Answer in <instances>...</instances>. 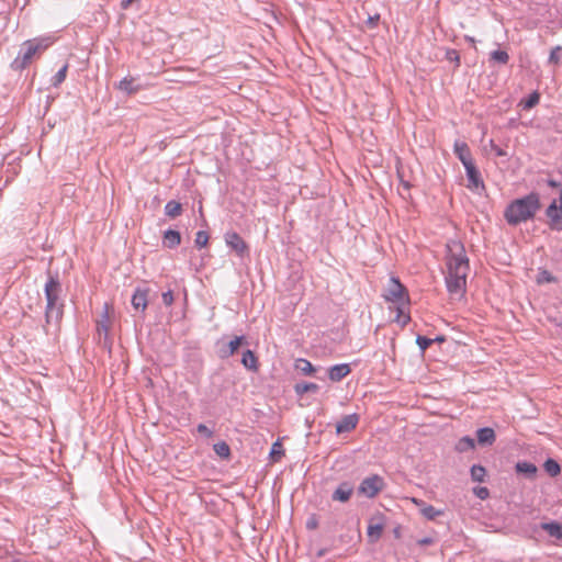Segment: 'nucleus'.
Instances as JSON below:
<instances>
[{
  "label": "nucleus",
  "mask_w": 562,
  "mask_h": 562,
  "mask_svg": "<svg viewBox=\"0 0 562 562\" xmlns=\"http://www.w3.org/2000/svg\"><path fill=\"white\" fill-rule=\"evenodd\" d=\"M491 58L497 61L498 64L505 65L509 60V55L507 54V52L498 49L491 53Z\"/></svg>",
  "instance_id": "nucleus-33"
},
{
  "label": "nucleus",
  "mask_w": 562,
  "mask_h": 562,
  "mask_svg": "<svg viewBox=\"0 0 562 562\" xmlns=\"http://www.w3.org/2000/svg\"><path fill=\"white\" fill-rule=\"evenodd\" d=\"M317 526H318V521H317V519H316V517H315V516H312V517H310V518L306 520V528H307L308 530H314V529H316V528H317Z\"/></svg>",
  "instance_id": "nucleus-42"
},
{
  "label": "nucleus",
  "mask_w": 562,
  "mask_h": 562,
  "mask_svg": "<svg viewBox=\"0 0 562 562\" xmlns=\"http://www.w3.org/2000/svg\"><path fill=\"white\" fill-rule=\"evenodd\" d=\"M403 184H404V187H405L406 189H408V188H409V183H408V182H403Z\"/></svg>",
  "instance_id": "nucleus-54"
},
{
  "label": "nucleus",
  "mask_w": 562,
  "mask_h": 562,
  "mask_svg": "<svg viewBox=\"0 0 562 562\" xmlns=\"http://www.w3.org/2000/svg\"><path fill=\"white\" fill-rule=\"evenodd\" d=\"M541 207L540 195L537 192L513 200L504 211V218L512 226H517L532 220Z\"/></svg>",
  "instance_id": "nucleus-2"
},
{
  "label": "nucleus",
  "mask_w": 562,
  "mask_h": 562,
  "mask_svg": "<svg viewBox=\"0 0 562 562\" xmlns=\"http://www.w3.org/2000/svg\"><path fill=\"white\" fill-rule=\"evenodd\" d=\"M434 342L431 338H427L425 336L418 335L416 338V344L418 345L422 351H425L430 345Z\"/></svg>",
  "instance_id": "nucleus-36"
},
{
  "label": "nucleus",
  "mask_w": 562,
  "mask_h": 562,
  "mask_svg": "<svg viewBox=\"0 0 562 562\" xmlns=\"http://www.w3.org/2000/svg\"><path fill=\"white\" fill-rule=\"evenodd\" d=\"M383 297L387 302H392L394 304L409 302L405 286L400 282L397 278L394 277L390 279L389 285L383 294Z\"/></svg>",
  "instance_id": "nucleus-5"
},
{
  "label": "nucleus",
  "mask_w": 562,
  "mask_h": 562,
  "mask_svg": "<svg viewBox=\"0 0 562 562\" xmlns=\"http://www.w3.org/2000/svg\"><path fill=\"white\" fill-rule=\"evenodd\" d=\"M161 300H162V303L166 306H171L173 304V301H175L172 291L168 290V291L164 292L162 295H161Z\"/></svg>",
  "instance_id": "nucleus-37"
},
{
  "label": "nucleus",
  "mask_w": 562,
  "mask_h": 562,
  "mask_svg": "<svg viewBox=\"0 0 562 562\" xmlns=\"http://www.w3.org/2000/svg\"><path fill=\"white\" fill-rule=\"evenodd\" d=\"M196 430L199 434L205 436L206 438H210L213 436V430H211L206 425L204 424H199L196 426Z\"/></svg>",
  "instance_id": "nucleus-38"
},
{
  "label": "nucleus",
  "mask_w": 562,
  "mask_h": 562,
  "mask_svg": "<svg viewBox=\"0 0 562 562\" xmlns=\"http://www.w3.org/2000/svg\"><path fill=\"white\" fill-rule=\"evenodd\" d=\"M454 154L460 159L463 166H465L468 162L473 161L470 148L464 142L454 143Z\"/></svg>",
  "instance_id": "nucleus-16"
},
{
  "label": "nucleus",
  "mask_w": 562,
  "mask_h": 562,
  "mask_svg": "<svg viewBox=\"0 0 562 562\" xmlns=\"http://www.w3.org/2000/svg\"><path fill=\"white\" fill-rule=\"evenodd\" d=\"M492 146H493V149L495 150L497 156H504L505 155V153L498 146L493 145V144H492Z\"/></svg>",
  "instance_id": "nucleus-48"
},
{
  "label": "nucleus",
  "mask_w": 562,
  "mask_h": 562,
  "mask_svg": "<svg viewBox=\"0 0 562 562\" xmlns=\"http://www.w3.org/2000/svg\"><path fill=\"white\" fill-rule=\"evenodd\" d=\"M182 206L179 202L171 200L165 205V214L169 217H177L181 214Z\"/></svg>",
  "instance_id": "nucleus-25"
},
{
  "label": "nucleus",
  "mask_w": 562,
  "mask_h": 562,
  "mask_svg": "<svg viewBox=\"0 0 562 562\" xmlns=\"http://www.w3.org/2000/svg\"><path fill=\"white\" fill-rule=\"evenodd\" d=\"M486 475V471L484 467L480 464H474L471 467V477L474 482H484Z\"/></svg>",
  "instance_id": "nucleus-29"
},
{
  "label": "nucleus",
  "mask_w": 562,
  "mask_h": 562,
  "mask_svg": "<svg viewBox=\"0 0 562 562\" xmlns=\"http://www.w3.org/2000/svg\"><path fill=\"white\" fill-rule=\"evenodd\" d=\"M475 448V440L470 436L460 438L456 445V449L459 452H465Z\"/></svg>",
  "instance_id": "nucleus-24"
},
{
  "label": "nucleus",
  "mask_w": 562,
  "mask_h": 562,
  "mask_svg": "<svg viewBox=\"0 0 562 562\" xmlns=\"http://www.w3.org/2000/svg\"><path fill=\"white\" fill-rule=\"evenodd\" d=\"M351 372V368L348 363H339L328 369V378L333 382H339Z\"/></svg>",
  "instance_id": "nucleus-14"
},
{
  "label": "nucleus",
  "mask_w": 562,
  "mask_h": 562,
  "mask_svg": "<svg viewBox=\"0 0 562 562\" xmlns=\"http://www.w3.org/2000/svg\"><path fill=\"white\" fill-rule=\"evenodd\" d=\"M42 48L41 43H34L31 41H27L23 44L22 48L19 52L18 57L13 61V67L15 69H23L25 68L34 55Z\"/></svg>",
  "instance_id": "nucleus-6"
},
{
  "label": "nucleus",
  "mask_w": 562,
  "mask_h": 562,
  "mask_svg": "<svg viewBox=\"0 0 562 562\" xmlns=\"http://www.w3.org/2000/svg\"><path fill=\"white\" fill-rule=\"evenodd\" d=\"M476 439L480 446H492L496 440V435L493 428L483 427L476 430Z\"/></svg>",
  "instance_id": "nucleus-15"
},
{
  "label": "nucleus",
  "mask_w": 562,
  "mask_h": 562,
  "mask_svg": "<svg viewBox=\"0 0 562 562\" xmlns=\"http://www.w3.org/2000/svg\"><path fill=\"white\" fill-rule=\"evenodd\" d=\"M541 529L544 530L550 537L558 540L562 539V524L558 521L542 522Z\"/></svg>",
  "instance_id": "nucleus-19"
},
{
  "label": "nucleus",
  "mask_w": 562,
  "mask_h": 562,
  "mask_svg": "<svg viewBox=\"0 0 562 562\" xmlns=\"http://www.w3.org/2000/svg\"><path fill=\"white\" fill-rule=\"evenodd\" d=\"M559 202H561V203H562V189L560 190Z\"/></svg>",
  "instance_id": "nucleus-53"
},
{
  "label": "nucleus",
  "mask_w": 562,
  "mask_h": 562,
  "mask_svg": "<svg viewBox=\"0 0 562 562\" xmlns=\"http://www.w3.org/2000/svg\"><path fill=\"white\" fill-rule=\"evenodd\" d=\"M115 87L128 95L135 94L142 89L139 85H135L134 78L130 77L123 78Z\"/></svg>",
  "instance_id": "nucleus-17"
},
{
  "label": "nucleus",
  "mask_w": 562,
  "mask_h": 562,
  "mask_svg": "<svg viewBox=\"0 0 562 562\" xmlns=\"http://www.w3.org/2000/svg\"><path fill=\"white\" fill-rule=\"evenodd\" d=\"M241 364L251 372H257L259 369L258 358L250 349H247L243 353Z\"/></svg>",
  "instance_id": "nucleus-18"
},
{
  "label": "nucleus",
  "mask_w": 562,
  "mask_h": 562,
  "mask_svg": "<svg viewBox=\"0 0 562 562\" xmlns=\"http://www.w3.org/2000/svg\"><path fill=\"white\" fill-rule=\"evenodd\" d=\"M245 342H246L245 336H236V337H234V339H232L231 341H228L226 344L223 342V340H218L217 345L220 347L217 350V355L221 359H227V358L232 357L238 350V348Z\"/></svg>",
  "instance_id": "nucleus-10"
},
{
  "label": "nucleus",
  "mask_w": 562,
  "mask_h": 562,
  "mask_svg": "<svg viewBox=\"0 0 562 562\" xmlns=\"http://www.w3.org/2000/svg\"><path fill=\"white\" fill-rule=\"evenodd\" d=\"M148 292H149L148 289H142V288H137L134 291V294L132 295L131 303L135 310H137V311L139 310L143 313L145 312V310L147 308V305H148Z\"/></svg>",
  "instance_id": "nucleus-12"
},
{
  "label": "nucleus",
  "mask_w": 562,
  "mask_h": 562,
  "mask_svg": "<svg viewBox=\"0 0 562 562\" xmlns=\"http://www.w3.org/2000/svg\"><path fill=\"white\" fill-rule=\"evenodd\" d=\"M270 454L272 456V458H274V456L283 454L282 446L279 441H277L272 445Z\"/></svg>",
  "instance_id": "nucleus-41"
},
{
  "label": "nucleus",
  "mask_w": 562,
  "mask_h": 562,
  "mask_svg": "<svg viewBox=\"0 0 562 562\" xmlns=\"http://www.w3.org/2000/svg\"><path fill=\"white\" fill-rule=\"evenodd\" d=\"M476 494L481 499H484L488 496V490L486 487H480Z\"/></svg>",
  "instance_id": "nucleus-43"
},
{
  "label": "nucleus",
  "mask_w": 562,
  "mask_h": 562,
  "mask_svg": "<svg viewBox=\"0 0 562 562\" xmlns=\"http://www.w3.org/2000/svg\"><path fill=\"white\" fill-rule=\"evenodd\" d=\"M539 101L540 94L537 91H533L528 95V98L521 101V105L525 110H529L536 106L539 103Z\"/></svg>",
  "instance_id": "nucleus-30"
},
{
  "label": "nucleus",
  "mask_w": 562,
  "mask_h": 562,
  "mask_svg": "<svg viewBox=\"0 0 562 562\" xmlns=\"http://www.w3.org/2000/svg\"><path fill=\"white\" fill-rule=\"evenodd\" d=\"M561 50V47L560 46H557L554 47L551 53H550V56H549V61L550 63H554V64H558L559 60H560V55H559V52Z\"/></svg>",
  "instance_id": "nucleus-39"
},
{
  "label": "nucleus",
  "mask_w": 562,
  "mask_h": 562,
  "mask_svg": "<svg viewBox=\"0 0 562 562\" xmlns=\"http://www.w3.org/2000/svg\"><path fill=\"white\" fill-rule=\"evenodd\" d=\"M215 453L221 458H228L231 456V448L225 441H220L213 446Z\"/></svg>",
  "instance_id": "nucleus-31"
},
{
  "label": "nucleus",
  "mask_w": 562,
  "mask_h": 562,
  "mask_svg": "<svg viewBox=\"0 0 562 562\" xmlns=\"http://www.w3.org/2000/svg\"><path fill=\"white\" fill-rule=\"evenodd\" d=\"M108 330H109L108 325L104 322L98 324V333H99V335L104 333V335L106 336L108 335Z\"/></svg>",
  "instance_id": "nucleus-44"
},
{
  "label": "nucleus",
  "mask_w": 562,
  "mask_h": 562,
  "mask_svg": "<svg viewBox=\"0 0 562 562\" xmlns=\"http://www.w3.org/2000/svg\"><path fill=\"white\" fill-rule=\"evenodd\" d=\"M548 224L553 231H562V203L553 200L546 210Z\"/></svg>",
  "instance_id": "nucleus-9"
},
{
  "label": "nucleus",
  "mask_w": 562,
  "mask_h": 562,
  "mask_svg": "<svg viewBox=\"0 0 562 562\" xmlns=\"http://www.w3.org/2000/svg\"><path fill=\"white\" fill-rule=\"evenodd\" d=\"M432 340H434V342H442V341H445V337L443 336H437Z\"/></svg>",
  "instance_id": "nucleus-51"
},
{
  "label": "nucleus",
  "mask_w": 562,
  "mask_h": 562,
  "mask_svg": "<svg viewBox=\"0 0 562 562\" xmlns=\"http://www.w3.org/2000/svg\"><path fill=\"white\" fill-rule=\"evenodd\" d=\"M447 58L451 61H456L457 66L460 64L459 53L454 49H450L447 52Z\"/></svg>",
  "instance_id": "nucleus-40"
},
{
  "label": "nucleus",
  "mask_w": 562,
  "mask_h": 562,
  "mask_svg": "<svg viewBox=\"0 0 562 562\" xmlns=\"http://www.w3.org/2000/svg\"><path fill=\"white\" fill-rule=\"evenodd\" d=\"M465 40H467L468 42L472 43V44H474V43H475V40H474L473 37H471V36H465Z\"/></svg>",
  "instance_id": "nucleus-52"
},
{
  "label": "nucleus",
  "mask_w": 562,
  "mask_h": 562,
  "mask_svg": "<svg viewBox=\"0 0 562 562\" xmlns=\"http://www.w3.org/2000/svg\"><path fill=\"white\" fill-rule=\"evenodd\" d=\"M318 389V385L312 382L296 383L294 386L295 393L297 395H303L307 392H317Z\"/></svg>",
  "instance_id": "nucleus-28"
},
{
  "label": "nucleus",
  "mask_w": 562,
  "mask_h": 562,
  "mask_svg": "<svg viewBox=\"0 0 562 562\" xmlns=\"http://www.w3.org/2000/svg\"><path fill=\"white\" fill-rule=\"evenodd\" d=\"M359 422V416L357 414L345 415L337 424H336V432L345 434L353 430Z\"/></svg>",
  "instance_id": "nucleus-13"
},
{
  "label": "nucleus",
  "mask_w": 562,
  "mask_h": 562,
  "mask_svg": "<svg viewBox=\"0 0 562 562\" xmlns=\"http://www.w3.org/2000/svg\"><path fill=\"white\" fill-rule=\"evenodd\" d=\"M422 514L424 515V517H426L427 519H430V520H434L436 517H438L441 513L440 510L436 509L434 506L431 505H428V506H425L423 509H422Z\"/></svg>",
  "instance_id": "nucleus-35"
},
{
  "label": "nucleus",
  "mask_w": 562,
  "mask_h": 562,
  "mask_svg": "<svg viewBox=\"0 0 562 562\" xmlns=\"http://www.w3.org/2000/svg\"><path fill=\"white\" fill-rule=\"evenodd\" d=\"M63 286L58 272L52 273L47 271V280L44 285V294L46 299L45 322L47 325L59 324L64 314V301L60 295Z\"/></svg>",
  "instance_id": "nucleus-3"
},
{
  "label": "nucleus",
  "mask_w": 562,
  "mask_h": 562,
  "mask_svg": "<svg viewBox=\"0 0 562 562\" xmlns=\"http://www.w3.org/2000/svg\"><path fill=\"white\" fill-rule=\"evenodd\" d=\"M379 19H380V16L376 14V15H374V16H370V18H369V22H370L371 24H374V25H375V24H376V22L379 21Z\"/></svg>",
  "instance_id": "nucleus-49"
},
{
  "label": "nucleus",
  "mask_w": 562,
  "mask_h": 562,
  "mask_svg": "<svg viewBox=\"0 0 562 562\" xmlns=\"http://www.w3.org/2000/svg\"><path fill=\"white\" fill-rule=\"evenodd\" d=\"M542 274H543V278L546 281L551 282L553 280V278L551 277V274L549 272L543 271Z\"/></svg>",
  "instance_id": "nucleus-50"
},
{
  "label": "nucleus",
  "mask_w": 562,
  "mask_h": 562,
  "mask_svg": "<svg viewBox=\"0 0 562 562\" xmlns=\"http://www.w3.org/2000/svg\"><path fill=\"white\" fill-rule=\"evenodd\" d=\"M446 267L445 281L448 292L462 297L467 289L470 265L465 249L460 241L453 240L447 244Z\"/></svg>",
  "instance_id": "nucleus-1"
},
{
  "label": "nucleus",
  "mask_w": 562,
  "mask_h": 562,
  "mask_svg": "<svg viewBox=\"0 0 562 562\" xmlns=\"http://www.w3.org/2000/svg\"><path fill=\"white\" fill-rule=\"evenodd\" d=\"M544 471L552 477L557 476L561 472L560 464L554 459H547L543 463Z\"/></svg>",
  "instance_id": "nucleus-27"
},
{
  "label": "nucleus",
  "mask_w": 562,
  "mask_h": 562,
  "mask_svg": "<svg viewBox=\"0 0 562 562\" xmlns=\"http://www.w3.org/2000/svg\"><path fill=\"white\" fill-rule=\"evenodd\" d=\"M431 542H432V540L430 538H423V539L418 540V544H420V546H428Z\"/></svg>",
  "instance_id": "nucleus-45"
},
{
  "label": "nucleus",
  "mask_w": 562,
  "mask_h": 562,
  "mask_svg": "<svg viewBox=\"0 0 562 562\" xmlns=\"http://www.w3.org/2000/svg\"><path fill=\"white\" fill-rule=\"evenodd\" d=\"M133 1H134V0H122V2H121V7H122L123 9H127V8L132 4V2H133Z\"/></svg>",
  "instance_id": "nucleus-47"
},
{
  "label": "nucleus",
  "mask_w": 562,
  "mask_h": 562,
  "mask_svg": "<svg viewBox=\"0 0 562 562\" xmlns=\"http://www.w3.org/2000/svg\"><path fill=\"white\" fill-rule=\"evenodd\" d=\"M162 243L167 248H176L181 243V235L178 231L168 229L164 234Z\"/></svg>",
  "instance_id": "nucleus-20"
},
{
  "label": "nucleus",
  "mask_w": 562,
  "mask_h": 562,
  "mask_svg": "<svg viewBox=\"0 0 562 562\" xmlns=\"http://www.w3.org/2000/svg\"><path fill=\"white\" fill-rule=\"evenodd\" d=\"M195 246L199 248H203L209 243V234L204 231H199L195 235Z\"/></svg>",
  "instance_id": "nucleus-34"
},
{
  "label": "nucleus",
  "mask_w": 562,
  "mask_h": 562,
  "mask_svg": "<svg viewBox=\"0 0 562 562\" xmlns=\"http://www.w3.org/2000/svg\"><path fill=\"white\" fill-rule=\"evenodd\" d=\"M295 369L302 372L304 375H312L316 369L311 361L300 358L295 361Z\"/></svg>",
  "instance_id": "nucleus-23"
},
{
  "label": "nucleus",
  "mask_w": 562,
  "mask_h": 562,
  "mask_svg": "<svg viewBox=\"0 0 562 562\" xmlns=\"http://www.w3.org/2000/svg\"><path fill=\"white\" fill-rule=\"evenodd\" d=\"M225 243L240 258L249 255V247L246 241L236 232H227L225 234Z\"/></svg>",
  "instance_id": "nucleus-8"
},
{
  "label": "nucleus",
  "mask_w": 562,
  "mask_h": 562,
  "mask_svg": "<svg viewBox=\"0 0 562 562\" xmlns=\"http://www.w3.org/2000/svg\"><path fill=\"white\" fill-rule=\"evenodd\" d=\"M383 529L384 525L382 522H373V520H371L368 526V537L370 538V541H378L383 533Z\"/></svg>",
  "instance_id": "nucleus-22"
},
{
  "label": "nucleus",
  "mask_w": 562,
  "mask_h": 562,
  "mask_svg": "<svg viewBox=\"0 0 562 562\" xmlns=\"http://www.w3.org/2000/svg\"><path fill=\"white\" fill-rule=\"evenodd\" d=\"M353 494V485L350 482H341L331 494L335 502L346 503Z\"/></svg>",
  "instance_id": "nucleus-11"
},
{
  "label": "nucleus",
  "mask_w": 562,
  "mask_h": 562,
  "mask_svg": "<svg viewBox=\"0 0 562 562\" xmlns=\"http://www.w3.org/2000/svg\"><path fill=\"white\" fill-rule=\"evenodd\" d=\"M516 471L518 473H524L527 476L532 477L537 473V467L533 463L522 461L516 464Z\"/></svg>",
  "instance_id": "nucleus-26"
},
{
  "label": "nucleus",
  "mask_w": 562,
  "mask_h": 562,
  "mask_svg": "<svg viewBox=\"0 0 562 562\" xmlns=\"http://www.w3.org/2000/svg\"><path fill=\"white\" fill-rule=\"evenodd\" d=\"M384 486L385 482L383 477L378 474H372L361 481L358 487V493L368 498H373L384 488Z\"/></svg>",
  "instance_id": "nucleus-4"
},
{
  "label": "nucleus",
  "mask_w": 562,
  "mask_h": 562,
  "mask_svg": "<svg viewBox=\"0 0 562 562\" xmlns=\"http://www.w3.org/2000/svg\"><path fill=\"white\" fill-rule=\"evenodd\" d=\"M409 302H403V303H395L396 308V317L395 322L401 324L402 326H405L411 321L409 314L406 312V306Z\"/></svg>",
  "instance_id": "nucleus-21"
},
{
  "label": "nucleus",
  "mask_w": 562,
  "mask_h": 562,
  "mask_svg": "<svg viewBox=\"0 0 562 562\" xmlns=\"http://www.w3.org/2000/svg\"><path fill=\"white\" fill-rule=\"evenodd\" d=\"M68 65H64L52 78V85L58 87L66 79Z\"/></svg>",
  "instance_id": "nucleus-32"
},
{
  "label": "nucleus",
  "mask_w": 562,
  "mask_h": 562,
  "mask_svg": "<svg viewBox=\"0 0 562 562\" xmlns=\"http://www.w3.org/2000/svg\"><path fill=\"white\" fill-rule=\"evenodd\" d=\"M547 184H548L549 187H551V188H558V187H560V183H559L558 181L553 180V179H548V180H547Z\"/></svg>",
  "instance_id": "nucleus-46"
},
{
  "label": "nucleus",
  "mask_w": 562,
  "mask_h": 562,
  "mask_svg": "<svg viewBox=\"0 0 562 562\" xmlns=\"http://www.w3.org/2000/svg\"><path fill=\"white\" fill-rule=\"evenodd\" d=\"M467 173L468 184L467 187L474 192L480 193L485 189L484 182L482 180L481 173L476 168L474 161L468 162L463 166Z\"/></svg>",
  "instance_id": "nucleus-7"
}]
</instances>
